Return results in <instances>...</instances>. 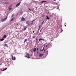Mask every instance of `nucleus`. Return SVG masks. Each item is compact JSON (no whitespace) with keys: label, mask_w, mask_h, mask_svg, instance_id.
Listing matches in <instances>:
<instances>
[{"label":"nucleus","mask_w":76,"mask_h":76,"mask_svg":"<svg viewBox=\"0 0 76 76\" xmlns=\"http://www.w3.org/2000/svg\"><path fill=\"white\" fill-rule=\"evenodd\" d=\"M4 38H2L1 39H0V40L1 41H4Z\"/></svg>","instance_id":"nucleus-15"},{"label":"nucleus","mask_w":76,"mask_h":76,"mask_svg":"<svg viewBox=\"0 0 76 76\" xmlns=\"http://www.w3.org/2000/svg\"><path fill=\"white\" fill-rule=\"evenodd\" d=\"M36 40H37V42L38 39H36Z\"/></svg>","instance_id":"nucleus-34"},{"label":"nucleus","mask_w":76,"mask_h":76,"mask_svg":"<svg viewBox=\"0 0 76 76\" xmlns=\"http://www.w3.org/2000/svg\"><path fill=\"white\" fill-rule=\"evenodd\" d=\"M1 65V64L0 63V65Z\"/></svg>","instance_id":"nucleus-48"},{"label":"nucleus","mask_w":76,"mask_h":76,"mask_svg":"<svg viewBox=\"0 0 76 76\" xmlns=\"http://www.w3.org/2000/svg\"><path fill=\"white\" fill-rule=\"evenodd\" d=\"M41 40H42L43 41H44L45 39H43L42 38H40V39H39V41H40Z\"/></svg>","instance_id":"nucleus-7"},{"label":"nucleus","mask_w":76,"mask_h":76,"mask_svg":"<svg viewBox=\"0 0 76 76\" xmlns=\"http://www.w3.org/2000/svg\"><path fill=\"white\" fill-rule=\"evenodd\" d=\"M27 27H26L25 28H24L23 30L25 31V30H26L27 29Z\"/></svg>","instance_id":"nucleus-16"},{"label":"nucleus","mask_w":76,"mask_h":76,"mask_svg":"<svg viewBox=\"0 0 76 76\" xmlns=\"http://www.w3.org/2000/svg\"><path fill=\"white\" fill-rule=\"evenodd\" d=\"M36 47V46H35L34 48Z\"/></svg>","instance_id":"nucleus-40"},{"label":"nucleus","mask_w":76,"mask_h":76,"mask_svg":"<svg viewBox=\"0 0 76 76\" xmlns=\"http://www.w3.org/2000/svg\"><path fill=\"white\" fill-rule=\"evenodd\" d=\"M44 2H46V1H41V4H42V3H44Z\"/></svg>","instance_id":"nucleus-10"},{"label":"nucleus","mask_w":76,"mask_h":76,"mask_svg":"<svg viewBox=\"0 0 76 76\" xmlns=\"http://www.w3.org/2000/svg\"><path fill=\"white\" fill-rule=\"evenodd\" d=\"M8 3V2H5V4H7Z\"/></svg>","instance_id":"nucleus-20"},{"label":"nucleus","mask_w":76,"mask_h":76,"mask_svg":"<svg viewBox=\"0 0 76 76\" xmlns=\"http://www.w3.org/2000/svg\"><path fill=\"white\" fill-rule=\"evenodd\" d=\"M37 9V8H36V10Z\"/></svg>","instance_id":"nucleus-50"},{"label":"nucleus","mask_w":76,"mask_h":76,"mask_svg":"<svg viewBox=\"0 0 76 76\" xmlns=\"http://www.w3.org/2000/svg\"><path fill=\"white\" fill-rule=\"evenodd\" d=\"M7 18V17L5 19L1 20V21H2V22H4L6 20Z\"/></svg>","instance_id":"nucleus-5"},{"label":"nucleus","mask_w":76,"mask_h":76,"mask_svg":"<svg viewBox=\"0 0 76 76\" xmlns=\"http://www.w3.org/2000/svg\"><path fill=\"white\" fill-rule=\"evenodd\" d=\"M5 46H6V47H8L7 45V44H5Z\"/></svg>","instance_id":"nucleus-17"},{"label":"nucleus","mask_w":76,"mask_h":76,"mask_svg":"<svg viewBox=\"0 0 76 76\" xmlns=\"http://www.w3.org/2000/svg\"><path fill=\"white\" fill-rule=\"evenodd\" d=\"M34 38H35V36H33L32 37V38H33V39H34Z\"/></svg>","instance_id":"nucleus-22"},{"label":"nucleus","mask_w":76,"mask_h":76,"mask_svg":"<svg viewBox=\"0 0 76 76\" xmlns=\"http://www.w3.org/2000/svg\"><path fill=\"white\" fill-rule=\"evenodd\" d=\"M65 24H66V23H65Z\"/></svg>","instance_id":"nucleus-51"},{"label":"nucleus","mask_w":76,"mask_h":76,"mask_svg":"<svg viewBox=\"0 0 76 76\" xmlns=\"http://www.w3.org/2000/svg\"><path fill=\"white\" fill-rule=\"evenodd\" d=\"M18 13H17V15H18Z\"/></svg>","instance_id":"nucleus-42"},{"label":"nucleus","mask_w":76,"mask_h":76,"mask_svg":"<svg viewBox=\"0 0 76 76\" xmlns=\"http://www.w3.org/2000/svg\"><path fill=\"white\" fill-rule=\"evenodd\" d=\"M39 53H38V52H37V54H38Z\"/></svg>","instance_id":"nucleus-38"},{"label":"nucleus","mask_w":76,"mask_h":76,"mask_svg":"<svg viewBox=\"0 0 76 76\" xmlns=\"http://www.w3.org/2000/svg\"><path fill=\"white\" fill-rule=\"evenodd\" d=\"M7 69V68H5L4 69H3V71H4L5 70H6Z\"/></svg>","instance_id":"nucleus-19"},{"label":"nucleus","mask_w":76,"mask_h":76,"mask_svg":"<svg viewBox=\"0 0 76 76\" xmlns=\"http://www.w3.org/2000/svg\"><path fill=\"white\" fill-rule=\"evenodd\" d=\"M42 30V29H40V32H41V31Z\"/></svg>","instance_id":"nucleus-33"},{"label":"nucleus","mask_w":76,"mask_h":76,"mask_svg":"<svg viewBox=\"0 0 76 76\" xmlns=\"http://www.w3.org/2000/svg\"><path fill=\"white\" fill-rule=\"evenodd\" d=\"M6 38V35H4V36H3V38Z\"/></svg>","instance_id":"nucleus-14"},{"label":"nucleus","mask_w":76,"mask_h":76,"mask_svg":"<svg viewBox=\"0 0 76 76\" xmlns=\"http://www.w3.org/2000/svg\"><path fill=\"white\" fill-rule=\"evenodd\" d=\"M12 56V60H16V58L14 56V58H13V56L12 55H11Z\"/></svg>","instance_id":"nucleus-3"},{"label":"nucleus","mask_w":76,"mask_h":76,"mask_svg":"<svg viewBox=\"0 0 76 76\" xmlns=\"http://www.w3.org/2000/svg\"><path fill=\"white\" fill-rule=\"evenodd\" d=\"M0 15H1V14H0Z\"/></svg>","instance_id":"nucleus-49"},{"label":"nucleus","mask_w":76,"mask_h":76,"mask_svg":"<svg viewBox=\"0 0 76 76\" xmlns=\"http://www.w3.org/2000/svg\"><path fill=\"white\" fill-rule=\"evenodd\" d=\"M29 24H30V26H32V25L34 24V23L33 22V23H29Z\"/></svg>","instance_id":"nucleus-13"},{"label":"nucleus","mask_w":76,"mask_h":76,"mask_svg":"<svg viewBox=\"0 0 76 76\" xmlns=\"http://www.w3.org/2000/svg\"><path fill=\"white\" fill-rule=\"evenodd\" d=\"M26 20V19H25V18H22L21 19L20 21L21 22H24Z\"/></svg>","instance_id":"nucleus-1"},{"label":"nucleus","mask_w":76,"mask_h":76,"mask_svg":"<svg viewBox=\"0 0 76 76\" xmlns=\"http://www.w3.org/2000/svg\"><path fill=\"white\" fill-rule=\"evenodd\" d=\"M26 24H28V21H26Z\"/></svg>","instance_id":"nucleus-27"},{"label":"nucleus","mask_w":76,"mask_h":76,"mask_svg":"<svg viewBox=\"0 0 76 76\" xmlns=\"http://www.w3.org/2000/svg\"><path fill=\"white\" fill-rule=\"evenodd\" d=\"M41 0H39V1H41Z\"/></svg>","instance_id":"nucleus-45"},{"label":"nucleus","mask_w":76,"mask_h":76,"mask_svg":"<svg viewBox=\"0 0 76 76\" xmlns=\"http://www.w3.org/2000/svg\"><path fill=\"white\" fill-rule=\"evenodd\" d=\"M1 71H3V69H1Z\"/></svg>","instance_id":"nucleus-39"},{"label":"nucleus","mask_w":76,"mask_h":76,"mask_svg":"<svg viewBox=\"0 0 76 76\" xmlns=\"http://www.w3.org/2000/svg\"><path fill=\"white\" fill-rule=\"evenodd\" d=\"M33 51H34V52L36 51V48H34V49L31 50L30 51L31 52H32Z\"/></svg>","instance_id":"nucleus-2"},{"label":"nucleus","mask_w":76,"mask_h":76,"mask_svg":"<svg viewBox=\"0 0 76 76\" xmlns=\"http://www.w3.org/2000/svg\"><path fill=\"white\" fill-rule=\"evenodd\" d=\"M45 51L43 52V53H45Z\"/></svg>","instance_id":"nucleus-43"},{"label":"nucleus","mask_w":76,"mask_h":76,"mask_svg":"<svg viewBox=\"0 0 76 76\" xmlns=\"http://www.w3.org/2000/svg\"><path fill=\"white\" fill-rule=\"evenodd\" d=\"M8 9L9 11H10L11 10V9H12V8L11 7V6H9L8 7Z\"/></svg>","instance_id":"nucleus-8"},{"label":"nucleus","mask_w":76,"mask_h":76,"mask_svg":"<svg viewBox=\"0 0 76 76\" xmlns=\"http://www.w3.org/2000/svg\"><path fill=\"white\" fill-rule=\"evenodd\" d=\"M13 18H12V19L11 20L10 22H11L12 21H13Z\"/></svg>","instance_id":"nucleus-18"},{"label":"nucleus","mask_w":76,"mask_h":76,"mask_svg":"<svg viewBox=\"0 0 76 76\" xmlns=\"http://www.w3.org/2000/svg\"><path fill=\"white\" fill-rule=\"evenodd\" d=\"M4 1H6V0H4Z\"/></svg>","instance_id":"nucleus-46"},{"label":"nucleus","mask_w":76,"mask_h":76,"mask_svg":"<svg viewBox=\"0 0 76 76\" xmlns=\"http://www.w3.org/2000/svg\"><path fill=\"white\" fill-rule=\"evenodd\" d=\"M14 15V14H12V17H13Z\"/></svg>","instance_id":"nucleus-29"},{"label":"nucleus","mask_w":76,"mask_h":76,"mask_svg":"<svg viewBox=\"0 0 76 76\" xmlns=\"http://www.w3.org/2000/svg\"><path fill=\"white\" fill-rule=\"evenodd\" d=\"M44 55L43 54H41V53H40V54L39 55V57H42Z\"/></svg>","instance_id":"nucleus-6"},{"label":"nucleus","mask_w":76,"mask_h":76,"mask_svg":"<svg viewBox=\"0 0 76 76\" xmlns=\"http://www.w3.org/2000/svg\"><path fill=\"white\" fill-rule=\"evenodd\" d=\"M27 24V26H31V25H30V24L29 23H28V24Z\"/></svg>","instance_id":"nucleus-23"},{"label":"nucleus","mask_w":76,"mask_h":76,"mask_svg":"<svg viewBox=\"0 0 76 76\" xmlns=\"http://www.w3.org/2000/svg\"><path fill=\"white\" fill-rule=\"evenodd\" d=\"M38 50H39V49H38V48H37V50L38 51Z\"/></svg>","instance_id":"nucleus-31"},{"label":"nucleus","mask_w":76,"mask_h":76,"mask_svg":"<svg viewBox=\"0 0 76 76\" xmlns=\"http://www.w3.org/2000/svg\"><path fill=\"white\" fill-rule=\"evenodd\" d=\"M47 46H48L47 45H46V47L47 48Z\"/></svg>","instance_id":"nucleus-36"},{"label":"nucleus","mask_w":76,"mask_h":76,"mask_svg":"<svg viewBox=\"0 0 76 76\" xmlns=\"http://www.w3.org/2000/svg\"><path fill=\"white\" fill-rule=\"evenodd\" d=\"M56 0H54V1H56Z\"/></svg>","instance_id":"nucleus-44"},{"label":"nucleus","mask_w":76,"mask_h":76,"mask_svg":"<svg viewBox=\"0 0 76 76\" xmlns=\"http://www.w3.org/2000/svg\"><path fill=\"white\" fill-rule=\"evenodd\" d=\"M40 28V26H39V29H38V30H39V29Z\"/></svg>","instance_id":"nucleus-26"},{"label":"nucleus","mask_w":76,"mask_h":76,"mask_svg":"<svg viewBox=\"0 0 76 76\" xmlns=\"http://www.w3.org/2000/svg\"><path fill=\"white\" fill-rule=\"evenodd\" d=\"M28 9L29 10H30V11H34L33 9H30V8H28Z\"/></svg>","instance_id":"nucleus-9"},{"label":"nucleus","mask_w":76,"mask_h":76,"mask_svg":"<svg viewBox=\"0 0 76 76\" xmlns=\"http://www.w3.org/2000/svg\"><path fill=\"white\" fill-rule=\"evenodd\" d=\"M44 23V21H43V22H42V24H43Z\"/></svg>","instance_id":"nucleus-25"},{"label":"nucleus","mask_w":76,"mask_h":76,"mask_svg":"<svg viewBox=\"0 0 76 76\" xmlns=\"http://www.w3.org/2000/svg\"><path fill=\"white\" fill-rule=\"evenodd\" d=\"M64 26H66V25H64Z\"/></svg>","instance_id":"nucleus-41"},{"label":"nucleus","mask_w":76,"mask_h":76,"mask_svg":"<svg viewBox=\"0 0 76 76\" xmlns=\"http://www.w3.org/2000/svg\"><path fill=\"white\" fill-rule=\"evenodd\" d=\"M28 41V39H25V40H24V42L23 43H24V44H25V42H26V41Z\"/></svg>","instance_id":"nucleus-12"},{"label":"nucleus","mask_w":76,"mask_h":76,"mask_svg":"<svg viewBox=\"0 0 76 76\" xmlns=\"http://www.w3.org/2000/svg\"><path fill=\"white\" fill-rule=\"evenodd\" d=\"M21 3V2H20L19 3H18L17 5H16V7H17L19 6L20 4Z\"/></svg>","instance_id":"nucleus-4"},{"label":"nucleus","mask_w":76,"mask_h":76,"mask_svg":"<svg viewBox=\"0 0 76 76\" xmlns=\"http://www.w3.org/2000/svg\"><path fill=\"white\" fill-rule=\"evenodd\" d=\"M57 9H58V8H57Z\"/></svg>","instance_id":"nucleus-47"},{"label":"nucleus","mask_w":76,"mask_h":76,"mask_svg":"<svg viewBox=\"0 0 76 76\" xmlns=\"http://www.w3.org/2000/svg\"><path fill=\"white\" fill-rule=\"evenodd\" d=\"M40 50V51H43V49Z\"/></svg>","instance_id":"nucleus-30"},{"label":"nucleus","mask_w":76,"mask_h":76,"mask_svg":"<svg viewBox=\"0 0 76 76\" xmlns=\"http://www.w3.org/2000/svg\"><path fill=\"white\" fill-rule=\"evenodd\" d=\"M22 14H23V12L22 11H21V12H20V14L22 15Z\"/></svg>","instance_id":"nucleus-21"},{"label":"nucleus","mask_w":76,"mask_h":76,"mask_svg":"<svg viewBox=\"0 0 76 76\" xmlns=\"http://www.w3.org/2000/svg\"><path fill=\"white\" fill-rule=\"evenodd\" d=\"M28 56H26V57L27 58L28 57Z\"/></svg>","instance_id":"nucleus-35"},{"label":"nucleus","mask_w":76,"mask_h":76,"mask_svg":"<svg viewBox=\"0 0 76 76\" xmlns=\"http://www.w3.org/2000/svg\"><path fill=\"white\" fill-rule=\"evenodd\" d=\"M27 58H30V57L29 56H28V57H27Z\"/></svg>","instance_id":"nucleus-24"},{"label":"nucleus","mask_w":76,"mask_h":76,"mask_svg":"<svg viewBox=\"0 0 76 76\" xmlns=\"http://www.w3.org/2000/svg\"><path fill=\"white\" fill-rule=\"evenodd\" d=\"M35 20H33L32 21V22H34Z\"/></svg>","instance_id":"nucleus-28"},{"label":"nucleus","mask_w":76,"mask_h":76,"mask_svg":"<svg viewBox=\"0 0 76 76\" xmlns=\"http://www.w3.org/2000/svg\"><path fill=\"white\" fill-rule=\"evenodd\" d=\"M43 50H44V51H45V50H44V48H43Z\"/></svg>","instance_id":"nucleus-32"},{"label":"nucleus","mask_w":76,"mask_h":76,"mask_svg":"<svg viewBox=\"0 0 76 76\" xmlns=\"http://www.w3.org/2000/svg\"><path fill=\"white\" fill-rule=\"evenodd\" d=\"M33 32L34 33V31H33Z\"/></svg>","instance_id":"nucleus-37"},{"label":"nucleus","mask_w":76,"mask_h":76,"mask_svg":"<svg viewBox=\"0 0 76 76\" xmlns=\"http://www.w3.org/2000/svg\"><path fill=\"white\" fill-rule=\"evenodd\" d=\"M46 19H48V20H49V19H50V18H48V15H47L46 16Z\"/></svg>","instance_id":"nucleus-11"}]
</instances>
